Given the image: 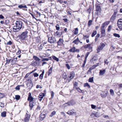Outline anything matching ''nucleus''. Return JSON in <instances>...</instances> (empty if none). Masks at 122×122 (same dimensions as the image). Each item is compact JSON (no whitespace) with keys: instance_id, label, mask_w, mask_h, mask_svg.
I'll use <instances>...</instances> for the list:
<instances>
[{"instance_id":"1","label":"nucleus","mask_w":122,"mask_h":122,"mask_svg":"<svg viewBox=\"0 0 122 122\" xmlns=\"http://www.w3.org/2000/svg\"><path fill=\"white\" fill-rule=\"evenodd\" d=\"M37 99V98L33 97L31 96L30 92L29 93L27 100L29 101V105L30 110H32L33 107L35 105Z\"/></svg>"},{"instance_id":"2","label":"nucleus","mask_w":122,"mask_h":122,"mask_svg":"<svg viewBox=\"0 0 122 122\" xmlns=\"http://www.w3.org/2000/svg\"><path fill=\"white\" fill-rule=\"evenodd\" d=\"M23 23L20 21H16L15 25L13 27V31L14 32H18L21 29Z\"/></svg>"},{"instance_id":"3","label":"nucleus","mask_w":122,"mask_h":122,"mask_svg":"<svg viewBox=\"0 0 122 122\" xmlns=\"http://www.w3.org/2000/svg\"><path fill=\"white\" fill-rule=\"evenodd\" d=\"M28 31L26 30L25 31L23 32L19 36L20 39L21 40H24L27 37Z\"/></svg>"},{"instance_id":"4","label":"nucleus","mask_w":122,"mask_h":122,"mask_svg":"<svg viewBox=\"0 0 122 122\" xmlns=\"http://www.w3.org/2000/svg\"><path fill=\"white\" fill-rule=\"evenodd\" d=\"M56 38L53 36L49 37L48 38V41L51 44L55 43L56 42Z\"/></svg>"},{"instance_id":"5","label":"nucleus","mask_w":122,"mask_h":122,"mask_svg":"<svg viewBox=\"0 0 122 122\" xmlns=\"http://www.w3.org/2000/svg\"><path fill=\"white\" fill-rule=\"evenodd\" d=\"M30 117V115L29 113L27 111L26 112L25 117L24 119V121L25 122H28Z\"/></svg>"},{"instance_id":"6","label":"nucleus","mask_w":122,"mask_h":122,"mask_svg":"<svg viewBox=\"0 0 122 122\" xmlns=\"http://www.w3.org/2000/svg\"><path fill=\"white\" fill-rule=\"evenodd\" d=\"M105 46V45L102 42L101 43L100 46H98L97 49V53L100 52V51L102 50Z\"/></svg>"},{"instance_id":"7","label":"nucleus","mask_w":122,"mask_h":122,"mask_svg":"<svg viewBox=\"0 0 122 122\" xmlns=\"http://www.w3.org/2000/svg\"><path fill=\"white\" fill-rule=\"evenodd\" d=\"M117 23L119 28L122 30V19H119L118 20Z\"/></svg>"},{"instance_id":"8","label":"nucleus","mask_w":122,"mask_h":122,"mask_svg":"<svg viewBox=\"0 0 122 122\" xmlns=\"http://www.w3.org/2000/svg\"><path fill=\"white\" fill-rule=\"evenodd\" d=\"M46 113H41L39 116L40 119L41 121L43 120L46 117Z\"/></svg>"},{"instance_id":"9","label":"nucleus","mask_w":122,"mask_h":122,"mask_svg":"<svg viewBox=\"0 0 122 122\" xmlns=\"http://www.w3.org/2000/svg\"><path fill=\"white\" fill-rule=\"evenodd\" d=\"M101 36L102 37H104L106 35L105 30L104 28H101Z\"/></svg>"},{"instance_id":"10","label":"nucleus","mask_w":122,"mask_h":122,"mask_svg":"<svg viewBox=\"0 0 122 122\" xmlns=\"http://www.w3.org/2000/svg\"><path fill=\"white\" fill-rule=\"evenodd\" d=\"M110 22V21H105L102 24L101 28H105V26L106 25H108L109 24Z\"/></svg>"},{"instance_id":"11","label":"nucleus","mask_w":122,"mask_h":122,"mask_svg":"<svg viewBox=\"0 0 122 122\" xmlns=\"http://www.w3.org/2000/svg\"><path fill=\"white\" fill-rule=\"evenodd\" d=\"M69 51L71 52H79V50L78 49H76V48L75 47H73L71 49L69 50Z\"/></svg>"},{"instance_id":"12","label":"nucleus","mask_w":122,"mask_h":122,"mask_svg":"<svg viewBox=\"0 0 122 122\" xmlns=\"http://www.w3.org/2000/svg\"><path fill=\"white\" fill-rule=\"evenodd\" d=\"M69 112V115H75L76 114V112L74 109L71 110Z\"/></svg>"},{"instance_id":"13","label":"nucleus","mask_w":122,"mask_h":122,"mask_svg":"<svg viewBox=\"0 0 122 122\" xmlns=\"http://www.w3.org/2000/svg\"><path fill=\"white\" fill-rule=\"evenodd\" d=\"M44 96V95L43 93H41L39 95V97L38 99L40 101H41L42 99L43 98Z\"/></svg>"},{"instance_id":"14","label":"nucleus","mask_w":122,"mask_h":122,"mask_svg":"<svg viewBox=\"0 0 122 122\" xmlns=\"http://www.w3.org/2000/svg\"><path fill=\"white\" fill-rule=\"evenodd\" d=\"M40 62L33 61L32 62V64L33 66H36L39 64Z\"/></svg>"},{"instance_id":"15","label":"nucleus","mask_w":122,"mask_h":122,"mask_svg":"<svg viewBox=\"0 0 122 122\" xmlns=\"http://www.w3.org/2000/svg\"><path fill=\"white\" fill-rule=\"evenodd\" d=\"M97 65H94L92 67H90L89 69L87 71L88 73H91V71L92 69H94L95 67L97 66Z\"/></svg>"},{"instance_id":"16","label":"nucleus","mask_w":122,"mask_h":122,"mask_svg":"<svg viewBox=\"0 0 122 122\" xmlns=\"http://www.w3.org/2000/svg\"><path fill=\"white\" fill-rule=\"evenodd\" d=\"M27 85L28 87H29V89H30L32 88V87L33 86L32 82L31 83H27Z\"/></svg>"},{"instance_id":"17","label":"nucleus","mask_w":122,"mask_h":122,"mask_svg":"<svg viewBox=\"0 0 122 122\" xmlns=\"http://www.w3.org/2000/svg\"><path fill=\"white\" fill-rule=\"evenodd\" d=\"M75 73L74 72H72L70 73V76H69V78H71L70 80L71 79H73L75 76Z\"/></svg>"},{"instance_id":"18","label":"nucleus","mask_w":122,"mask_h":122,"mask_svg":"<svg viewBox=\"0 0 122 122\" xmlns=\"http://www.w3.org/2000/svg\"><path fill=\"white\" fill-rule=\"evenodd\" d=\"M106 70L104 69L103 70H100V71L99 72V74L100 75H103L105 73Z\"/></svg>"},{"instance_id":"19","label":"nucleus","mask_w":122,"mask_h":122,"mask_svg":"<svg viewBox=\"0 0 122 122\" xmlns=\"http://www.w3.org/2000/svg\"><path fill=\"white\" fill-rule=\"evenodd\" d=\"M62 34V31L60 32H58V31H57L56 32V35L57 36L60 37L61 36V35Z\"/></svg>"},{"instance_id":"20","label":"nucleus","mask_w":122,"mask_h":122,"mask_svg":"<svg viewBox=\"0 0 122 122\" xmlns=\"http://www.w3.org/2000/svg\"><path fill=\"white\" fill-rule=\"evenodd\" d=\"M18 7L20 9H22L23 8H27V7L26 5H23L22 4L19 5L18 6Z\"/></svg>"},{"instance_id":"21","label":"nucleus","mask_w":122,"mask_h":122,"mask_svg":"<svg viewBox=\"0 0 122 122\" xmlns=\"http://www.w3.org/2000/svg\"><path fill=\"white\" fill-rule=\"evenodd\" d=\"M63 40L61 39H60L57 42L58 45H60L62 44L63 43Z\"/></svg>"},{"instance_id":"22","label":"nucleus","mask_w":122,"mask_h":122,"mask_svg":"<svg viewBox=\"0 0 122 122\" xmlns=\"http://www.w3.org/2000/svg\"><path fill=\"white\" fill-rule=\"evenodd\" d=\"M107 94V92H102L101 93V95L102 97H106Z\"/></svg>"},{"instance_id":"23","label":"nucleus","mask_w":122,"mask_h":122,"mask_svg":"<svg viewBox=\"0 0 122 122\" xmlns=\"http://www.w3.org/2000/svg\"><path fill=\"white\" fill-rule=\"evenodd\" d=\"M33 58L36 61L39 62L40 59L37 56H33Z\"/></svg>"},{"instance_id":"24","label":"nucleus","mask_w":122,"mask_h":122,"mask_svg":"<svg viewBox=\"0 0 122 122\" xmlns=\"http://www.w3.org/2000/svg\"><path fill=\"white\" fill-rule=\"evenodd\" d=\"M44 73V70H42V73L39 76V78L40 79H42Z\"/></svg>"},{"instance_id":"25","label":"nucleus","mask_w":122,"mask_h":122,"mask_svg":"<svg viewBox=\"0 0 122 122\" xmlns=\"http://www.w3.org/2000/svg\"><path fill=\"white\" fill-rule=\"evenodd\" d=\"M96 10L97 11H100L101 10L100 6V5H97L96 7Z\"/></svg>"},{"instance_id":"26","label":"nucleus","mask_w":122,"mask_h":122,"mask_svg":"<svg viewBox=\"0 0 122 122\" xmlns=\"http://www.w3.org/2000/svg\"><path fill=\"white\" fill-rule=\"evenodd\" d=\"M79 42H80V41H79V38H77L73 42V43H75V44L77 45L78 44Z\"/></svg>"},{"instance_id":"27","label":"nucleus","mask_w":122,"mask_h":122,"mask_svg":"<svg viewBox=\"0 0 122 122\" xmlns=\"http://www.w3.org/2000/svg\"><path fill=\"white\" fill-rule=\"evenodd\" d=\"M75 103V102L73 100L69 102V105H73Z\"/></svg>"},{"instance_id":"28","label":"nucleus","mask_w":122,"mask_h":122,"mask_svg":"<svg viewBox=\"0 0 122 122\" xmlns=\"http://www.w3.org/2000/svg\"><path fill=\"white\" fill-rule=\"evenodd\" d=\"M116 17L114 15H112L110 18V21L112 22L115 19Z\"/></svg>"},{"instance_id":"29","label":"nucleus","mask_w":122,"mask_h":122,"mask_svg":"<svg viewBox=\"0 0 122 122\" xmlns=\"http://www.w3.org/2000/svg\"><path fill=\"white\" fill-rule=\"evenodd\" d=\"M6 112L4 111L2 112L1 113V116L2 117H5L6 116Z\"/></svg>"},{"instance_id":"30","label":"nucleus","mask_w":122,"mask_h":122,"mask_svg":"<svg viewBox=\"0 0 122 122\" xmlns=\"http://www.w3.org/2000/svg\"><path fill=\"white\" fill-rule=\"evenodd\" d=\"M51 59V57H50L49 58H43L42 60L41 61H48L49 60H50Z\"/></svg>"},{"instance_id":"31","label":"nucleus","mask_w":122,"mask_h":122,"mask_svg":"<svg viewBox=\"0 0 122 122\" xmlns=\"http://www.w3.org/2000/svg\"><path fill=\"white\" fill-rule=\"evenodd\" d=\"M78 85V83L76 82H75V83L74 84V88H77V86Z\"/></svg>"},{"instance_id":"32","label":"nucleus","mask_w":122,"mask_h":122,"mask_svg":"<svg viewBox=\"0 0 122 122\" xmlns=\"http://www.w3.org/2000/svg\"><path fill=\"white\" fill-rule=\"evenodd\" d=\"M97 31L96 30H94L93 32L92 33V37H93L97 34Z\"/></svg>"},{"instance_id":"33","label":"nucleus","mask_w":122,"mask_h":122,"mask_svg":"<svg viewBox=\"0 0 122 122\" xmlns=\"http://www.w3.org/2000/svg\"><path fill=\"white\" fill-rule=\"evenodd\" d=\"M84 87H86V86H87L89 88H90V85H89L88 83H85L84 84Z\"/></svg>"},{"instance_id":"34","label":"nucleus","mask_w":122,"mask_h":122,"mask_svg":"<svg viewBox=\"0 0 122 122\" xmlns=\"http://www.w3.org/2000/svg\"><path fill=\"white\" fill-rule=\"evenodd\" d=\"M93 79V77L90 78L88 80V81L89 82H93L94 81Z\"/></svg>"},{"instance_id":"35","label":"nucleus","mask_w":122,"mask_h":122,"mask_svg":"<svg viewBox=\"0 0 122 122\" xmlns=\"http://www.w3.org/2000/svg\"><path fill=\"white\" fill-rule=\"evenodd\" d=\"M100 36V35L99 34H97L95 37V41H96L98 40V38Z\"/></svg>"},{"instance_id":"36","label":"nucleus","mask_w":122,"mask_h":122,"mask_svg":"<svg viewBox=\"0 0 122 122\" xmlns=\"http://www.w3.org/2000/svg\"><path fill=\"white\" fill-rule=\"evenodd\" d=\"M56 112L55 111H53L51 113V115H50V116L51 117H52L54 115L56 114Z\"/></svg>"},{"instance_id":"37","label":"nucleus","mask_w":122,"mask_h":122,"mask_svg":"<svg viewBox=\"0 0 122 122\" xmlns=\"http://www.w3.org/2000/svg\"><path fill=\"white\" fill-rule=\"evenodd\" d=\"M92 20H89L88 23V25L89 27H90L91 25L92 24Z\"/></svg>"},{"instance_id":"38","label":"nucleus","mask_w":122,"mask_h":122,"mask_svg":"<svg viewBox=\"0 0 122 122\" xmlns=\"http://www.w3.org/2000/svg\"><path fill=\"white\" fill-rule=\"evenodd\" d=\"M52 67H50V69L49 70L48 72V76H49L52 72Z\"/></svg>"},{"instance_id":"39","label":"nucleus","mask_w":122,"mask_h":122,"mask_svg":"<svg viewBox=\"0 0 122 122\" xmlns=\"http://www.w3.org/2000/svg\"><path fill=\"white\" fill-rule=\"evenodd\" d=\"M52 58L53 59L56 61H59V59L57 58L55 56H52Z\"/></svg>"},{"instance_id":"40","label":"nucleus","mask_w":122,"mask_h":122,"mask_svg":"<svg viewBox=\"0 0 122 122\" xmlns=\"http://www.w3.org/2000/svg\"><path fill=\"white\" fill-rule=\"evenodd\" d=\"M27 81H28L27 83L32 82L31 78H28L27 80Z\"/></svg>"},{"instance_id":"41","label":"nucleus","mask_w":122,"mask_h":122,"mask_svg":"<svg viewBox=\"0 0 122 122\" xmlns=\"http://www.w3.org/2000/svg\"><path fill=\"white\" fill-rule=\"evenodd\" d=\"M20 96L18 95H15V99L16 100H19L20 99Z\"/></svg>"},{"instance_id":"42","label":"nucleus","mask_w":122,"mask_h":122,"mask_svg":"<svg viewBox=\"0 0 122 122\" xmlns=\"http://www.w3.org/2000/svg\"><path fill=\"white\" fill-rule=\"evenodd\" d=\"M112 28V26L111 25H109L108 27V29H107V31L109 32L111 30Z\"/></svg>"},{"instance_id":"43","label":"nucleus","mask_w":122,"mask_h":122,"mask_svg":"<svg viewBox=\"0 0 122 122\" xmlns=\"http://www.w3.org/2000/svg\"><path fill=\"white\" fill-rule=\"evenodd\" d=\"M113 35L114 36H115V37H118V38H119L120 37V35L118 34L114 33L113 34Z\"/></svg>"},{"instance_id":"44","label":"nucleus","mask_w":122,"mask_h":122,"mask_svg":"<svg viewBox=\"0 0 122 122\" xmlns=\"http://www.w3.org/2000/svg\"><path fill=\"white\" fill-rule=\"evenodd\" d=\"M111 94L112 96L114 94L113 90L112 89H111L110 91Z\"/></svg>"},{"instance_id":"45","label":"nucleus","mask_w":122,"mask_h":122,"mask_svg":"<svg viewBox=\"0 0 122 122\" xmlns=\"http://www.w3.org/2000/svg\"><path fill=\"white\" fill-rule=\"evenodd\" d=\"M90 45H91V44H88L84 46V47L85 48H88L89 46H90Z\"/></svg>"},{"instance_id":"46","label":"nucleus","mask_w":122,"mask_h":122,"mask_svg":"<svg viewBox=\"0 0 122 122\" xmlns=\"http://www.w3.org/2000/svg\"><path fill=\"white\" fill-rule=\"evenodd\" d=\"M78 28H76L75 29V31L74 32L75 34L76 35L78 33Z\"/></svg>"},{"instance_id":"47","label":"nucleus","mask_w":122,"mask_h":122,"mask_svg":"<svg viewBox=\"0 0 122 122\" xmlns=\"http://www.w3.org/2000/svg\"><path fill=\"white\" fill-rule=\"evenodd\" d=\"M76 90L79 92L80 93L82 92V90H81L78 87L76 88Z\"/></svg>"},{"instance_id":"48","label":"nucleus","mask_w":122,"mask_h":122,"mask_svg":"<svg viewBox=\"0 0 122 122\" xmlns=\"http://www.w3.org/2000/svg\"><path fill=\"white\" fill-rule=\"evenodd\" d=\"M4 97V95L3 94L0 93V99Z\"/></svg>"},{"instance_id":"49","label":"nucleus","mask_w":122,"mask_h":122,"mask_svg":"<svg viewBox=\"0 0 122 122\" xmlns=\"http://www.w3.org/2000/svg\"><path fill=\"white\" fill-rule=\"evenodd\" d=\"M56 29L57 30H59L60 28L59 26L58 25H57L56 26Z\"/></svg>"},{"instance_id":"50","label":"nucleus","mask_w":122,"mask_h":122,"mask_svg":"<svg viewBox=\"0 0 122 122\" xmlns=\"http://www.w3.org/2000/svg\"><path fill=\"white\" fill-rule=\"evenodd\" d=\"M89 52H87L86 55H85V59H87V57L88 56V55H89Z\"/></svg>"},{"instance_id":"51","label":"nucleus","mask_w":122,"mask_h":122,"mask_svg":"<svg viewBox=\"0 0 122 122\" xmlns=\"http://www.w3.org/2000/svg\"><path fill=\"white\" fill-rule=\"evenodd\" d=\"M12 44V42L11 41H9L6 43L7 45H11Z\"/></svg>"},{"instance_id":"52","label":"nucleus","mask_w":122,"mask_h":122,"mask_svg":"<svg viewBox=\"0 0 122 122\" xmlns=\"http://www.w3.org/2000/svg\"><path fill=\"white\" fill-rule=\"evenodd\" d=\"M33 75L35 77H37L39 76L38 74L36 73H33Z\"/></svg>"},{"instance_id":"53","label":"nucleus","mask_w":122,"mask_h":122,"mask_svg":"<svg viewBox=\"0 0 122 122\" xmlns=\"http://www.w3.org/2000/svg\"><path fill=\"white\" fill-rule=\"evenodd\" d=\"M45 1L44 0H40L38 1L39 3L40 4L44 2Z\"/></svg>"},{"instance_id":"54","label":"nucleus","mask_w":122,"mask_h":122,"mask_svg":"<svg viewBox=\"0 0 122 122\" xmlns=\"http://www.w3.org/2000/svg\"><path fill=\"white\" fill-rule=\"evenodd\" d=\"M42 48V46L41 45L39 47H38V49H39L40 51H41Z\"/></svg>"},{"instance_id":"55","label":"nucleus","mask_w":122,"mask_h":122,"mask_svg":"<svg viewBox=\"0 0 122 122\" xmlns=\"http://www.w3.org/2000/svg\"><path fill=\"white\" fill-rule=\"evenodd\" d=\"M54 94V92H53L52 91L51 92V98H53V97Z\"/></svg>"},{"instance_id":"56","label":"nucleus","mask_w":122,"mask_h":122,"mask_svg":"<svg viewBox=\"0 0 122 122\" xmlns=\"http://www.w3.org/2000/svg\"><path fill=\"white\" fill-rule=\"evenodd\" d=\"M92 108V109H95L96 107V106L93 104L91 105Z\"/></svg>"},{"instance_id":"57","label":"nucleus","mask_w":122,"mask_h":122,"mask_svg":"<svg viewBox=\"0 0 122 122\" xmlns=\"http://www.w3.org/2000/svg\"><path fill=\"white\" fill-rule=\"evenodd\" d=\"M10 60H11V59H7V60H6V63H7L8 64L9 63Z\"/></svg>"},{"instance_id":"58","label":"nucleus","mask_w":122,"mask_h":122,"mask_svg":"<svg viewBox=\"0 0 122 122\" xmlns=\"http://www.w3.org/2000/svg\"><path fill=\"white\" fill-rule=\"evenodd\" d=\"M15 89L16 90H19L20 89V88L19 86H16L15 88Z\"/></svg>"},{"instance_id":"59","label":"nucleus","mask_w":122,"mask_h":122,"mask_svg":"<svg viewBox=\"0 0 122 122\" xmlns=\"http://www.w3.org/2000/svg\"><path fill=\"white\" fill-rule=\"evenodd\" d=\"M104 63L105 64H108V61L107 60H106L105 61Z\"/></svg>"},{"instance_id":"60","label":"nucleus","mask_w":122,"mask_h":122,"mask_svg":"<svg viewBox=\"0 0 122 122\" xmlns=\"http://www.w3.org/2000/svg\"><path fill=\"white\" fill-rule=\"evenodd\" d=\"M0 106L1 107H3L4 106V103H1Z\"/></svg>"},{"instance_id":"61","label":"nucleus","mask_w":122,"mask_h":122,"mask_svg":"<svg viewBox=\"0 0 122 122\" xmlns=\"http://www.w3.org/2000/svg\"><path fill=\"white\" fill-rule=\"evenodd\" d=\"M36 88H42V87L40 85H37L36 86Z\"/></svg>"},{"instance_id":"62","label":"nucleus","mask_w":122,"mask_h":122,"mask_svg":"<svg viewBox=\"0 0 122 122\" xmlns=\"http://www.w3.org/2000/svg\"><path fill=\"white\" fill-rule=\"evenodd\" d=\"M64 75H65L64 76L63 75V78H64V79H65L66 78L67 76L66 74H64Z\"/></svg>"},{"instance_id":"63","label":"nucleus","mask_w":122,"mask_h":122,"mask_svg":"<svg viewBox=\"0 0 122 122\" xmlns=\"http://www.w3.org/2000/svg\"><path fill=\"white\" fill-rule=\"evenodd\" d=\"M37 110H40V106L38 105L37 106Z\"/></svg>"},{"instance_id":"64","label":"nucleus","mask_w":122,"mask_h":122,"mask_svg":"<svg viewBox=\"0 0 122 122\" xmlns=\"http://www.w3.org/2000/svg\"><path fill=\"white\" fill-rule=\"evenodd\" d=\"M4 18V17L2 15H0V18L1 19H3Z\"/></svg>"}]
</instances>
